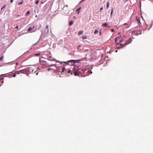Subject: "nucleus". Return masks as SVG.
<instances>
[{
    "label": "nucleus",
    "mask_w": 153,
    "mask_h": 153,
    "mask_svg": "<svg viewBox=\"0 0 153 153\" xmlns=\"http://www.w3.org/2000/svg\"><path fill=\"white\" fill-rule=\"evenodd\" d=\"M39 61L40 64L42 66V67L47 68L48 66V65L46 61L39 59Z\"/></svg>",
    "instance_id": "nucleus-1"
},
{
    "label": "nucleus",
    "mask_w": 153,
    "mask_h": 153,
    "mask_svg": "<svg viewBox=\"0 0 153 153\" xmlns=\"http://www.w3.org/2000/svg\"><path fill=\"white\" fill-rule=\"evenodd\" d=\"M73 71L71 72V71H69V72L71 73V75L72 74H74L75 76H79V75L80 73L79 71V70H77V71H75L74 70V68H73Z\"/></svg>",
    "instance_id": "nucleus-2"
},
{
    "label": "nucleus",
    "mask_w": 153,
    "mask_h": 153,
    "mask_svg": "<svg viewBox=\"0 0 153 153\" xmlns=\"http://www.w3.org/2000/svg\"><path fill=\"white\" fill-rule=\"evenodd\" d=\"M58 70L59 72H60L62 74H63V73L65 71V69L64 67H59L58 68Z\"/></svg>",
    "instance_id": "nucleus-3"
},
{
    "label": "nucleus",
    "mask_w": 153,
    "mask_h": 153,
    "mask_svg": "<svg viewBox=\"0 0 153 153\" xmlns=\"http://www.w3.org/2000/svg\"><path fill=\"white\" fill-rule=\"evenodd\" d=\"M132 41V39L131 38H129L128 40L126 41L125 43V45H127L128 44L130 43Z\"/></svg>",
    "instance_id": "nucleus-4"
},
{
    "label": "nucleus",
    "mask_w": 153,
    "mask_h": 153,
    "mask_svg": "<svg viewBox=\"0 0 153 153\" xmlns=\"http://www.w3.org/2000/svg\"><path fill=\"white\" fill-rule=\"evenodd\" d=\"M46 29L45 30V33L46 34L48 35L49 32V28L48 25H47L45 27Z\"/></svg>",
    "instance_id": "nucleus-5"
},
{
    "label": "nucleus",
    "mask_w": 153,
    "mask_h": 153,
    "mask_svg": "<svg viewBox=\"0 0 153 153\" xmlns=\"http://www.w3.org/2000/svg\"><path fill=\"white\" fill-rule=\"evenodd\" d=\"M74 60H69V61H68L67 62H64L65 64H64V66H66L67 64V63H69V62H74Z\"/></svg>",
    "instance_id": "nucleus-6"
},
{
    "label": "nucleus",
    "mask_w": 153,
    "mask_h": 153,
    "mask_svg": "<svg viewBox=\"0 0 153 153\" xmlns=\"http://www.w3.org/2000/svg\"><path fill=\"white\" fill-rule=\"evenodd\" d=\"M35 27V26H34L33 27H30L27 30V31H31V30H33Z\"/></svg>",
    "instance_id": "nucleus-7"
},
{
    "label": "nucleus",
    "mask_w": 153,
    "mask_h": 153,
    "mask_svg": "<svg viewBox=\"0 0 153 153\" xmlns=\"http://www.w3.org/2000/svg\"><path fill=\"white\" fill-rule=\"evenodd\" d=\"M73 23V22L72 21H71L69 23V25L70 26L72 25Z\"/></svg>",
    "instance_id": "nucleus-8"
},
{
    "label": "nucleus",
    "mask_w": 153,
    "mask_h": 153,
    "mask_svg": "<svg viewBox=\"0 0 153 153\" xmlns=\"http://www.w3.org/2000/svg\"><path fill=\"white\" fill-rule=\"evenodd\" d=\"M102 26H104L105 27H107V23H103L102 25Z\"/></svg>",
    "instance_id": "nucleus-9"
},
{
    "label": "nucleus",
    "mask_w": 153,
    "mask_h": 153,
    "mask_svg": "<svg viewBox=\"0 0 153 153\" xmlns=\"http://www.w3.org/2000/svg\"><path fill=\"white\" fill-rule=\"evenodd\" d=\"M109 5V2H107V5H106L107 9H108V8Z\"/></svg>",
    "instance_id": "nucleus-10"
},
{
    "label": "nucleus",
    "mask_w": 153,
    "mask_h": 153,
    "mask_svg": "<svg viewBox=\"0 0 153 153\" xmlns=\"http://www.w3.org/2000/svg\"><path fill=\"white\" fill-rule=\"evenodd\" d=\"M82 32H82V30L79 31V32H78V35H81V34H82Z\"/></svg>",
    "instance_id": "nucleus-11"
},
{
    "label": "nucleus",
    "mask_w": 153,
    "mask_h": 153,
    "mask_svg": "<svg viewBox=\"0 0 153 153\" xmlns=\"http://www.w3.org/2000/svg\"><path fill=\"white\" fill-rule=\"evenodd\" d=\"M40 55V53H38L35 54L34 56H39Z\"/></svg>",
    "instance_id": "nucleus-12"
},
{
    "label": "nucleus",
    "mask_w": 153,
    "mask_h": 153,
    "mask_svg": "<svg viewBox=\"0 0 153 153\" xmlns=\"http://www.w3.org/2000/svg\"><path fill=\"white\" fill-rule=\"evenodd\" d=\"M87 39V36H82V39Z\"/></svg>",
    "instance_id": "nucleus-13"
},
{
    "label": "nucleus",
    "mask_w": 153,
    "mask_h": 153,
    "mask_svg": "<svg viewBox=\"0 0 153 153\" xmlns=\"http://www.w3.org/2000/svg\"><path fill=\"white\" fill-rule=\"evenodd\" d=\"M98 32V30H95L94 31V34H96Z\"/></svg>",
    "instance_id": "nucleus-14"
},
{
    "label": "nucleus",
    "mask_w": 153,
    "mask_h": 153,
    "mask_svg": "<svg viewBox=\"0 0 153 153\" xmlns=\"http://www.w3.org/2000/svg\"><path fill=\"white\" fill-rule=\"evenodd\" d=\"M81 9V7H80L78 9H77L76 10V11H78V14H79V10Z\"/></svg>",
    "instance_id": "nucleus-15"
},
{
    "label": "nucleus",
    "mask_w": 153,
    "mask_h": 153,
    "mask_svg": "<svg viewBox=\"0 0 153 153\" xmlns=\"http://www.w3.org/2000/svg\"><path fill=\"white\" fill-rule=\"evenodd\" d=\"M137 33L138 34H141V30H138L137 32Z\"/></svg>",
    "instance_id": "nucleus-16"
},
{
    "label": "nucleus",
    "mask_w": 153,
    "mask_h": 153,
    "mask_svg": "<svg viewBox=\"0 0 153 153\" xmlns=\"http://www.w3.org/2000/svg\"><path fill=\"white\" fill-rule=\"evenodd\" d=\"M113 8H112V9H111V14H110L111 16H112V14H113Z\"/></svg>",
    "instance_id": "nucleus-17"
},
{
    "label": "nucleus",
    "mask_w": 153,
    "mask_h": 153,
    "mask_svg": "<svg viewBox=\"0 0 153 153\" xmlns=\"http://www.w3.org/2000/svg\"><path fill=\"white\" fill-rule=\"evenodd\" d=\"M119 39H120V37H117V38H116L115 39V41L116 42V41H117L119 40Z\"/></svg>",
    "instance_id": "nucleus-18"
},
{
    "label": "nucleus",
    "mask_w": 153,
    "mask_h": 153,
    "mask_svg": "<svg viewBox=\"0 0 153 153\" xmlns=\"http://www.w3.org/2000/svg\"><path fill=\"white\" fill-rule=\"evenodd\" d=\"M23 1H22L21 2H19L18 3V4L20 5V4H23Z\"/></svg>",
    "instance_id": "nucleus-19"
},
{
    "label": "nucleus",
    "mask_w": 153,
    "mask_h": 153,
    "mask_svg": "<svg viewBox=\"0 0 153 153\" xmlns=\"http://www.w3.org/2000/svg\"><path fill=\"white\" fill-rule=\"evenodd\" d=\"M30 12L29 11H27V13H26V15L27 16V15H28L30 14Z\"/></svg>",
    "instance_id": "nucleus-20"
},
{
    "label": "nucleus",
    "mask_w": 153,
    "mask_h": 153,
    "mask_svg": "<svg viewBox=\"0 0 153 153\" xmlns=\"http://www.w3.org/2000/svg\"><path fill=\"white\" fill-rule=\"evenodd\" d=\"M6 7V5H4L3 7L1 8V10L3 9L4 8Z\"/></svg>",
    "instance_id": "nucleus-21"
},
{
    "label": "nucleus",
    "mask_w": 153,
    "mask_h": 153,
    "mask_svg": "<svg viewBox=\"0 0 153 153\" xmlns=\"http://www.w3.org/2000/svg\"><path fill=\"white\" fill-rule=\"evenodd\" d=\"M39 2V0H37L36 2V4H38Z\"/></svg>",
    "instance_id": "nucleus-22"
},
{
    "label": "nucleus",
    "mask_w": 153,
    "mask_h": 153,
    "mask_svg": "<svg viewBox=\"0 0 153 153\" xmlns=\"http://www.w3.org/2000/svg\"><path fill=\"white\" fill-rule=\"evenodd\" d=\"M123 25H128V26H127V28H128V27H129V25H127V23H125V24H124Z\"/></svg>",
    "instance_id": "nucleus-23"
},
{
    "label": "nucleus",
    "mask_w": 153,
    "mask_h": 153,
    "mask_svg": "<svg viewBox=\"0 0 153 153\" xmlns=\"http://www.w3.org/2000/svg\"><path fill=\"white\" fill-rule=\"evenodd\" d=\"M4 57L3 56H2L0 58V61Z\"/></svg>",
    "instance_id": "nucleus-24"
},
{
    "label": "nucleus",
    "mask_w": 153,
    "mask_h": 153,
    "mask_svg": "<svg viewBox=\"0 0 153 153\" xmlns=\"http://www.w3.org/2000/svg\"><path fill=\"white\" fill-rule=\"evenodd\" d=\"M120 46H121V48H122V47H123V45H122V44H120Z\"/></svg>",
    "instance_id": "nucleus-25"
},
{
    "label": "nucleus",
    "mask_w": 153,
    "mask_h": 153,
    "mask_svg": "<svg viewBox=\"0 0 153 153\" xmlns=\"http://www.w3.org/2000/svg\"><path fill=\"white\" fill-rule=\"evenodd\" d=\"M55 59H50V60L51 61H52V60L54 61V60H55Z\"/></svg>",
    "instance_id": "nucleus-26"
},
{
    "label": "nucleus",
    "mask_w": 153,
    "mask_h": 153,
    "mask_svg": "<svg viewBox=\"0 0 153 153\" xmlns=\"http://www.w3.org/2000/svg\"><path fill=\"white\" fill-rule=\"evenodd\" d=\"M103 9V7H101L100 9V11H101Z\"/></svg>",
    "instance_id": "nucleus-27"
},
{
    "label": "nucleus",
    "mask_w": 153,
    "mask_h": 153,
    "mask_svg": "<svg viewBox=\"0 0 153 153\" xmlns=\"http://www.w3.org/2000/svg\"><path fill=\"white\" fill-rule=\"evenodd\" d=\"M52 69L51 68H49L48 69V71H49L50 70H51Z\"/></svg>",
    "instance_id": "nucleus-28"
},
{
    "label": "nucleus",
    "mask_w": 153,
    "mask_h": 153,
    "mask_svg": "<svg viewBox=\"0 0 153 153\" xmlns=\"http://www.w3.org/2000/svg\"><path fill=\"white\" fill-rule=\"evenodd\" d=\"M41 25H39V27L38 28H37V29H38V30H39V29L41 27Z\"/></svg>",
    "instance_id": "nucleus-29"
},
{
    "label": "nucleus",
    "mask_w": 153,
    "mask_h": 153,
    "mask_svg": "<svg viewBox=\"0 0 153 153\" xmlns=\"http://www.w3.org/2000/svg\"><path fill=\"white\" fill-rule=\"evenodd\" d=\"M16 74H13V77H15L16 76Z\"/></svg>",
    "instance_id": "nucleus-30"
},
{
    "label": "nucleus",
    "mask_w": 153,
    "mask_h": 153,
    "mask_svg": "<svg viewBox=\"0 0 153 153\" xmlns=\"http://www.w3.org/2000/svg\"><path fill=\"white\" fill-rule=\"evenodd\" d=\"M18 27H19V26L18 25H17L16 26V29H18Z\"/></svg>",
    "instance_id": "nucleus-31"
},
{
    "label": "nucleus",
    "mask_w": 153,
    "mask_h": 153,
    "mask_svg": "<svg viewBox=\"0 0 153 153\" xmlns=\"http://www.w3.org/2000/svg\"><path fill=\"white\" fill-rule=\"evenodd\" d=\"M111 31L112 32H113V31H114V29H112L111 30Z\"/></svg>",
    "instance_id": "nucleus-32"
},
{
    "label": "nucleus",
    "mask_w": 153,
    "mask_h": 153,
    "mask_svg": "<svg viewBox=\"0 0 153 153\" xmlns=\"http://www.w3.org/2000/svg\"><path fill=\"white\" fill-rule=\"evenodd\" d=\"M13 0H11L10 2L11 3H12L13 2Z\"/></svg>",
    "instance_id": "nucleus-33"
},
{
    "label": "nucleus",
    "mask_w": 153,
    "mask_h": 153,
    "mask_svg": "<svg viewBox=\"0 0 153 153\" xmlns=\"http://www.w3.org/2000/svg\"><path fill=\"white\" fill-rule=\"evenodd\" d=\"M22 71H23V70H21L19 71H20V72H22Z\"/></svg>",
    "instance_id": "nucleus-34"
},
{
    "label": "nucleus",
    "mask_w": 153,
    "mask_h": 153,
    "mask_svg": "<svg viewBox=\"0 0 153 153\" xmlns=\"http://www.w3.org/2000/svg\"><path fill=\"white\" fill-rule=\"evenodd\" d=\"M128 0H125V1H127Z\"/></svg>",
    "instance_id": "nucleus-35"
},
{
    "label": "nucleus",
    "mask_w": 153,
    "mask_h": 153,
    "mask_svg": "<svg viewBox=\"0 0 153 153\" xmlns=\"http://www.w3.org/2000/svg\"><path fill=\"white\" fill-rule=\"evenodd\" d=\"M76 69L77 70L78 68V67H76Z\"/></svg>",
    "instance_id": "nucleus-36"
},
{
    "label": "nucleus",
    "mask_w": 153,
    "mask_h": 153,
    "mask_svg": "<svg viewBox=\"0 0 153 153\" xmlns=\"http://www.w3.org/2000/svg\"><path fill=\"white\" fill-rule=\"evenodd\" d=\"M84 1V0H82V1H81V2H82V1Z\"/></svg>",
    "instance_id": "nucleus-37"
},
{
    "label": "nucleus",
    "mask_w": 153,
    "mask_h": 153,
    "mask_svg": "<svg viewBox=\"0 0 153 153\" xmlns=\"http://www.w3.org/2000/svg\"><path fill=\"white\" fill-rule=\"evenodd\" d=\"M41 4H43V2H41Z\"/></svg>",
    "instance_id": "nucleus-38"
},
{
    "label": "nucleus",
    "mask_w": 153,
    "mask_h": 153,
    "mask_svg": "<svg viewBox=\"0 0 153 153\" xmlns=\"http://www.w3.org/2000/svg\"><path fill=\"white\" fill-rule=\"evenodd\" d=\"M36 30H35L34 31H33V32H35L36 31Z\"/></svg>",
    "instance_id": "nucleus-39"
},
{
    "label": "nucleus",
    "mask_w": 153,
    "mask_h": 153,
    "mask_svg": "<svg viewBox=\"0 0 153 153\" xmlns=\"http://www.w3.org/2000/svg\"><path fill=\"white\" fill-rule=\"evenodd\" d=\"M1 82V80L0 79V82Z\"/></svg>",
    "instance_id": "nucleus-40"
},
{
    "label": "nucleus",
    "mask_w": 153,
    "mask_h": 153,
    "mask_svg": "<svg viewBox=\"0 0 153 153\" xmlns=\"http://www.w3.org/2000/svg\"><path fill=\"white\" fill-rule=\"evenodd\" d=\"M80 47V45L79 46V47Z\"/></svg>",
    "instance_id": "nucleus-41"
},
{
    "label": "nucleus",
    "mask_w": 153,
    "mask_h": 153,
    "mask_svg": "<svg viewBox=\"0 0 153 153\" xmlns=\"http://www.w3.org/2000/svg\"><path fill=\"white\" fill-rule=\"evenodd\" d=\"M73 18H75V17H74H74H73Z\"/></svg>",
    "instance_id": "nucleus-42"
}]
</instances>
